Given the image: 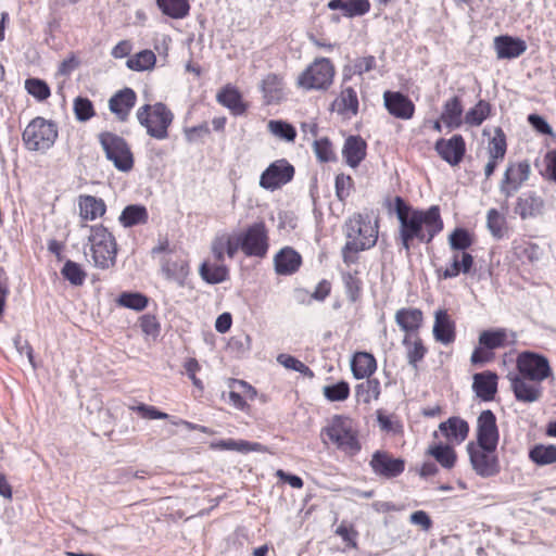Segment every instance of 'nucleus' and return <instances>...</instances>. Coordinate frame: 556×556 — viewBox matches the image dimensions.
Segmentation results:
<instances>
[{
  "instance_id": "5",
  "label": "nucleus",
  "mask_w": 556,
  "mask_h": 556,
  "mask_svg": "<svg viewBox=\"0 0 556 556\" xmlns=\"http://www.w3.org/2000/svg\"><path fill=\"white\" fill-rule=\"evenodd\" d=\"M336 73L332 60L318 56L296 76L295 86L304 92H326L332 87Z\"/></svg>"
},
{
  "instance_id": "32",
  "label": "nucleus",
  "mask_w": 556,
  "mask_h": 556,
  "mask_svg": "<svg viewBox=\"0 0 556 556\" xmlns=\"http://www.w3.org/2000/svg\"><path fill=\"white\" fill-rule=\"evenodd\" d=\"M544 207L543 198L533 191H529L517 198L515 213L521 219L535 218L543 214Z\"/></svg>"
},
{
  "instance_id": "34",
  "label": "nucleus",
  "mask_w": 556,
  "mask_h": 556,
  "mask_svg": "<svg viewBox=\"0 0 556 556\" xmlns=\"http://www.w3.org/2000/svg\"><path fill=\"white\" fill-rule=\"evenodd\" d=\"M367 155V142L358 135L349 136L342 148V156L345 163L356 168Z\"/></svg>"
},
{
  "instance_id": "36",
  "label": "nucleus",
  "mask_w": 556,
  "mask_h": 556,
  "mask_svg": "<svg viewBox=\"0 0 556 556\" xmlns=\"http://www.w3.org/2000/svg\"><path fill=\"white\" fill-rule=\"evenodd\" d=\"M455 445L446 442H432L425 451V455L432 457L442 468L451 470L457 463Z\"/></svg>"
},
{
  "instance_id": "37",
  "label": "nucleus",
  "mask_w": 556,
  "mask_h": 556,
  "mask_svg": "<svg viewBox=\"0 0 556 556\" xmlns=\"http://www.w3.org/2000/svg\"><path fill=\"white\" fill-rule=\"evenodd\" d=\"M395 323L405 336L419 334V329L424 324V313L416 307H403L395 313Z\"/></svg>"
},
{
  "instance_id": "6",
  "label": "nucleus",
  "mask_w": 556,
  "mask_h": 556,
  "mask_svg": "<svg viewBox=\"0 0 556 556\" xmlns=\"http://www.w3.org/2000/svg\"><path fill=\"white\" fill-rule=\"evenodd\" d=\"M88 244L93 265L109 269L116 263L117 242L113 233L102 224L89 226Z\"/></svg>"
},
{
  "instance_id": "50",
  "label": "nucleus",
  "mask_w": 556,
  "mask_h": 556,
  "mask_svg": "<svg viewBox=\"0 0 556 556\" xmlns=\"http://www.w3.org/2000/svg\"><path fill=\"white\" fill-rule=\"evenodd\" d=\"M156 4L164 15L175 20L186 17L190 11L188 0H156Z\"/></svg>"
},
{
  "instance_id": "56",
  "label": "nucleus",
  "mask_w": 556,
  "mask_h": 556,
  "mask_svg": "<svg viewBox=\"0 0 556 556\" xmlns=\"http://www.w3.org/2000/svg\"><path fill=\"white\" fill-rule=\"evenodd\" d=\"M61 274L63 278L70 281L73 286H81L87 277V274L83 267L78 263L71 260H67L64 263V266L61 269Z\"/></svg>"
},
{
  "instance_id": "47",
  "label": "nucleus",
  "mask_w": 556,
  "mask_h": 556,
  "mask_svg": "<svg viewBox=\"0 0 556 556\" xmlns=\"http://www.w3.org/2000/svg\"><path fill=\"white\" fill-rule=\"evenodd\" d=\"M366 380L356 384L355 396L358 402L369 404L377 401L381 394V384L377 378H365Z\"/></svg>"
},
{
  "instance_id": "30",
  "label": "nucleus",
  "mask_w": 556,
  "mask_h": 556,
  "mask_svg": "<svg viewBox=\"0 0 556 556\" xmlns=\"http://www.w3.org/2000/svg\"><path fill=\"white\" fill-rule=\"evenodd\" d=\"M493 45L498 60L517 59L527 50V42L523 39L509 35L495 37Z\"/></svg>"
},
{
  "instance_id": "13",
  "label": "nucleus",
  "mask_w": 556,
  "mask_h": 556,
  "mask_svg": "<svg viewBox=\"0 0 556 556\" xmlns=\"http://www.w3.org/2000/svg\"><path fill=\"white\" fill-rule=\"evenodd\" d=\"M369 467L376 477L393 480L405 471L406 462L387 450H377L371 455Z\"/></svg>"
},
{
  "instance_id": "19",
  "label": "nucleus",
  "mask_w": 556,
  "mask_h": 556,
  "mask_svg": "<svg viewBox=\"0 0 556 556\" xmlns=\"http://www.w3.org/2000/svg\"><path fill=\"white\" fill-rule=\"evenodd\" d=\"M383 104L388 113L397 119H412L416 112L414 102L401 91H384Z\"/></svg>"
},
{
  "instance_id": "60",
  "label": "nucleus",
  "mask_w": 556,
  "mask_h": 556,
  "mask_svg": "<svg viewBox=\"0 0 556 556\" xmlns=\"http://www.w3.org/2000/svg\"><path fill=\"white\" fill-rule=\"evenodd\" d=\"M277 361L287 369L298 371L307 378L314 377V371L307 365H305L303 362H301L300 359L295 358L292 355L280 354L277 357Z\"/></svg>"
},
{
  "instance_id": "43",
  "label": "nucleus",
  "mask_w": 556,
  "mask_h": 556,
  "mask_svg": "<svg viewBox=\"0 0 556 556\" xmlns=\"http://www.w3.org/2000/svg\"><path fill=\"white\" fill-rule=\"evenodd\" d=\"M531 463L539 467L556 465V445L555 444H534L528 452Z\"/></svg>"
},
{
  "instance_id": "31",
  "label": "nucleus",
  "mask_w": 556,
  "mask_h": 556,
  "mask_svg": "<svg viewBox=\"0 0 556 556\" xmlns=\"http://www.w3.org/2000/svg\"><path fill=\"white\" fill-rule=\"evenodd\" d=\"M301 254L292 247L281 248L274 256L275 271L280 276L295 274L302 266Z\"/></svg>"
},
{
  "instance_id": "33",
  "label": "nucleus",
  "mask_w": 556,
  "mask_h": 556,
  "mask_svg": "<svg viewBox=\"0 0 556 556\" xmlns=\"http://www.w3.org/2000/svg\"><path fill=\"white\" fill-rule=\"evenodd\" d=\"M439 430L446 443L462 444L469 434V424L460 417L453 416L439 425Z\"/></svg>"
},
{
  "instance_id": "38",
  "label": "nucleus",
  "mask_w": 556,
  "mask_h": 556,
  "mask_svg": "<svg viewBox=\"0 0 556 556\" xmlns=\"http://www.w3.org/2000/svg\"><path fill=\"white\" fill-rule=\"evenodd\" d=\"M464 105L459 96L447 99L442 108L440 119L448 129H457L464 124Z\"/></svg>"
},
{
  "instance_id": "55",
  "label": "nucleus",
  "mask_w": 556,
  "mask_h": 556,
  "mask_svg": "<svg viewBox=\"0 0 556 556\" xmlns=\"http://www.w3.org/2000/svg\"><path fill=\"white\" fill-rule=\"evenodd\" d=\"M73 112L78 122L85 123L96 116V108L87 97L78 96L73 100Z\"/></svg>"
},
{
  "instance_id": "61",
  "label": "nucleus",
  "mask_w": 556,
  "mask_h": 556,
  "mask_svg": "<svg viewBox=\"0 0 556 556\" xmlns=\"http://www.w3.org/2000/svg\"><path fill=\"white\" fill-rule=\"evenodd\" d=\"M139 327L141 331L151 338L159 337L161 332V324L155 315L153 314H144L138 319Z\"/></svg>"
},
{
  "instance_id": "7",
  "label": "nucleus",
  "mask_w": 556,
  "mask_h": 556,
  "mask_svg": "<svg viewBox=\"0 0 556 556\" xmlns=\"http://www.w3.org/2000/svg\"><path fill=\"white\" fill-rule=\"evenodd\" d=\"M136 117L149 137L165 140L169 137V128L175 116L165 103L156 102L141 105L136 112Z\"/></svg>"
},
{
  "instance_id": "63",
  "label": "nucleus",
  "mask_w": 556,
  "mask_h": 556,
  "mask_svg": "<svg viewBox=\"0 0 556 556\" xmlns=\"http://www.w3.org/2000/svg\"><path fill=\"white\" fill-rule=\"evenodd\" d=\"M494 359L495 353L489 348H485V345H480L479 343L478 346L473 349L470 356V363L473 366H483L493 362Z\"/></svg>"
},
{
  "instance_id": "21",
  "label": "nucleus",
  "mask_w": 556,
  "mask_h": 556,
  "mask_svg": "<svg viewBox=\"0 0 556 556\" xmlns=\"http://www.w3.org/2000/svg\"><path fill=\"white\" fill-rule=\"evenodd\" d=\"M475 266V258L471 253L452 252L450 263L444 267L435 268L438 280L453 279L460 274L468 275Z\"/></svg>"
},
{
  "instance_id": "41",
  "label": "nucleus",
  "mask_w": 556,
  "mask_h": 556,
  "mask_svg": "<svg viewBox=\"0 0 556 556\" xmlns=\"http://www.w3.org/2000/svg\"><path fill=\"white\" fill-rule=\"evenodd\" d=\"M402 343L406 351V359L408 364L414 369H418L419 363L428 353V349L424 344L421 337L419 334L404 336Z\"/></svg>"
},
{
  "instance_id": "42",
  "label": "nucleus",
  "mask_w": 556,
  "mask_h": 556,
  "mask_svg": "<svg viewBox=\"0 0 556 556\" xmlns=\"http://www.w3.org/2000/svg\"><path fill=\"white\" fill-rule=\"evenodd\" d=\"M330 10H341L345 17L352 18L363 16L370 11L369 0H330L328 2Z\"/></svg>"
},
{
  "instance_id": "15",
  "label": "nucleus",
  "mask_w": 556,
  "mask_h": 556,
  "mask_svg": "<svg viewBox=\"0 0 556 556\" xmlns=\"http://www.w3.org/2000/svg\"><path fill=\"white\" fill-rule=\"evenodd\" d=\"M161 270L167 280L176 282L179 287L186 285L190 274V265L186 253L172 251L161 257Z\"/></svg>"
},
{
  "instance_id": "45",
  "label": "nucleus",
  "mask_w": 556,
  "mask_h": 556,
  "mask_svg": "<svg viewBox=\"0 0 556 556\" xmlns=\"http://www.w3.org/2000/svg\"><path fill=\"white\" fill-rule=\"evenodd\" d=\"M149 213L146 206L140 204L127 205L121 213L118 220L125 228H130L137 225H144L148 223Z\"/></svg>"
},
{
  "instance_id": "58",
  "label": "nucleus",
  "mask_w": 556,
  "mask_h": 556,
  "mask_svg": "<svg viewBox=\"0 0 556 556\" xmlns=\"http://www.w3.org/2000/svg\"><path fill=\"white\" fill-rule=\"evenodd\" d=\"M267 128L274 136L286 141L292 142L296 138L295 128L285 121L271 119L268 122Z\"/></svg>"
},
{
  "instance_id": "3",
  "label": "nucleus",
  "mask_w": 556,
  "mask_h": 556,
  "mask_svg": "<svg viewBox=\"0 0 556 556\" xmlns=\"http://www.w3.org/2000/svg\"><path fill=\"white\" fill-rule=\"evenodd\" d=\"M378 222L368 215L354 214L345 223L346 241L341 250L343 263L350 267L359 262L361 252L374 248L378 240Z\"/></svg>"
},
{
  "instance_id": "59",
  "label": "nucleus",
  "mask_w": 556,
  "mask_h": 556,
  "mask_svg": "<svg viewBox=\"0 0 556 556\" xmlns=\"http://www.w3.org/2000/svg\"><path fill=\"white\" fill-rule=\"evenodd\" d=\"M25 89L27 92L33 96L38 101H45L47 100L50 94L51 90L48 84L39 78H28L25 80Z\"/></svg>"
},
{
  "instance_id": "52",
  "label": "nucleus",
  "mask_w": 556,
  "mask_h": 556,
  "mask_svg": "<svg viewBox=\"0 0 556 556\" xmlns=\"http://www.w3.org/2000/svg\"><path fill=\"white\" fill-rule=\"evenodd\" d=\"M149 301V298L143 293L124 291L116 299V304L121 307L142 312L148 307Z\"/></svg>"
},
{
  "instance_id": "16",
  "label": "nucleus",
  "mask_w": 556,
  "mask_h": 556,
  "mask_svg": "<svg viewBox=\"0 0 556 556\" xmlns=\"http://www.w3.org/2000/svg\"><path fill=\"white\" fill-rule=\"evenodd\" d=\"M295 169L286 159H280L271 164L262 173L260 186L266 190H276L287 185L293 179Z\"/></svg>"
},
{
  "instance_id": "35",
  "label": "nucleus",
  "mask_w": 556,
  "mask_h": 556,
  "mask_svg": "<svg viewBox=\"0 0 556 556\" xmlns=\"http://www.w3.org/2000/svg\"><path fill=\"white\" fill-rule=\"evenodd\" d=\"M217 102L227 108L232 115H243L248 110L239 89L231 84L225 85L216 94Z\"/></svg>"
},
{
  "instance_id": "8",
  "label": "nucleus",
  "mask_w": 556,
  "mask_h": 556,
  "mask_svg": "<svg viewBox=\"0 0 556 556\" xmlns=\"http://www.w3.org/2000/svg\"><path fill=\"white\" fill-rule=\"evenodd\" d=\"M98 141L105 157L117 170L127 173L134 168V153L124 137L112 131H102L98 135Z\"/></svg>"
},
{
  "instance_id": "44",
  "label": "nucleus",
  "mask_w": 556,
  "mask_h": 556,
  "mask_svg": "<svg viewBox=\"0 0 556 556\" xmlns=\"http://www.w3.org/2000/svg\"><path fill=\"white\" fill-rule=\"evenodd\" d=\"M324 397L330 402H345L351 395V387L346 380L334 381L333 378H327V383L323 387Z\"/></svg>"
},
{
  "instance_id": "54",
  "label": "nucleus",
  "mask_w": 556,
  "mask_h": 556,
  "mask_svg": "<svg viewBox=\"0 0 556 556\" xmlns=\"http://www.w3.org/2000/svg\"><path fill=\"white\" fill-rule=\"evenodd\" d=\"M486 227L494 238L502 239L507 231L505 215L496 208H490L486 213Z\"/></svg>"
},
{
  "instance_id": "22",
  "label": "nucleus",
  "mask_w": 556,
  "mask_h": 556,
  "mask_svg": "<svg viewBox=\"0 0 556 556\" xmlns=\"http://www.w3.org/2000/svg\"><path fill=\"white\" fill-rule=\"evenodd\" d=\"M476 444L498 445L500 431L496 422V416L491 409L480 413L477 418Z\"/></svg>"
},
{
  "instance_id": "11",
  "label": "nucleus",
  "mask_w": 556,
  "mask_h": 556,
  "mask_svg": "<svg viewBox=\"0 0 556 556\" xmlns=\"http://www.w3.org/2000/svg\"><path fill=\"white\" fill-rule=\"evenodd\" d=\"M497 446L483 445L470 442L467 445L470 464L475 472L482 478L496 476L500 470V460L496 454Z\"/></svg>"
},
{
  "instance_id": "48",
  "label": "nucleus",
  "mask_w": 556,
  "mask_h": 556,
  "mask_svg": "<svg viewBox=\"0 0 556 556\" xmlns=\"http://www.w3.org/2000/svg\"><path fill=\"white\" fill-rule=\"evenodd\" d=\"M492 114V105L489 101L480 99L472 108H470L465 116L464 123L470 127L480 126Z\"/></svg>"
},
{
  "instance_id": "27",
  "label": "nucleus",
  "mask_w": 556,
  "mask_h": 556,
  "mask_svg": "<svg viewBox=\"0 0 556 556\" xmlns=\"http://www.w3.org/2000/svg\"><path fill=\"white\" fill-rule=\"evenodd\" d=\"M472 391L483 402H492L498 391V375L484 370L472 376Z\"/></svg>"
},
{
  "instance_id": "46",
  "label": "nucleus",
  "mask_w": 556,
  "mask_h": 556,
  "mask_svg": "<svg viewBox=\"0 0 556 556\" xmlns=\"http://www.w3.org/2000/svg\"><path fill=\"white\" fill-rule=\"evenodd\" d=\"M448 247L452 252L469 253L468 249L475 242V236L463 227L455 228L447 237Z\"/></svg>"
},
{
  "instance_id": "10",
  "label": "nucleus",
  "mask_w": 556,
  "mask_h": 556,
  "mask_svg": "<svg viewBox=\"0 0 556 556\" xmlns=\"http://www.w3.org/2000/svg\"><path fill=\"white\" fill-rule=\"evenodd\" d=\"M222 236L216 235L211 242V257L205 260L199 268L201 278L210 283L217 285L229 279V268L225 263V256H228V249L220 248Z\"/></svg>"
},
{
  "instance_id": "53",
  "label": "nucleus",
  "mask_w": 556,
  "mask_h": 556,
  "mask_svg": "<svg viewBox=\"0 0 556 556\" xmlns=\"http://www.w3.org/2000/svg\"><path fill=\"white\" fill-rule=\"evenodd\" d=\"M377 66V61L374 55H365L355 58L350 65L344 67L343 74H348V80L353 76H362L365 73L371 72Z\"/></svg>"
},
{
  "instance_id": "62",
  "label": "nucleus",
  "mask_w": 556,
  "mask_h": 556,
  "mask_svg": "<svg viewBox=\"0 0 556 556\" xmlns=\"http://www.w3.org/2000/svg\"><path fill=\"white\" fill-rule=\"evenodd\" d=\"M336 194L340 201H345L354 189V180L350 175L339 174L336 177Z\"/></svg>"
},
{
  "instance_id": "4",
  "label": "nucleus",
  "mask_w": 556,
  "mask_h": 556,
  "mask_svg": "<svg viewBox=\"0 0 556 556\" xmlns=\"http://www.w3.org/2000/svg\"><path fill=\"white\" fill-rule=\"evenodd\" d=\"M222 241L220 248L224 245L228 249V257L233 258L239 250L247 257L265 258L270 247L269 230L265 222L260 220L249 225L238 235L228 232L219 233Z\"/></svg>"
},
{
  "instance_id": "49",
  "label": "nucleus",
  "mask_w": 556,
  "mask_h": 556,
  "mask_svg": "<svg viewBox=\"0 0 556 556\" xmlns=\"http://www.w3.org/2000/svg\"><path fill=\"white\" fill-rule=\"evenodd\" d=\"M341 277L348 299L352 303L359 301L363 294V280L361 278V271L357 269L352 271H343Z\"/></svg>"
},
{
  "instance_id": "20",
  "label": "nucleus",
  "mask_w": 556,
  "mask_h": 556,
  "mask_svg": "<svg viewBox=\"0 0 556 556\" xmlns=\"http://www.w3.org/2000/svg\"><path fill=\"white\" fill-rule=\"evenodd\" d=\"M77 206L81 227H87V223L102 218L108 211L105 201L91 194H79Z\"/></svg>"
},
{
  "instance_id": "18",
  "label": "nucleus",
  "mask_w": 556,
  "mask_h": 556,
  "mask_svg": "<svg viewBox=\"0 0 556 556\" xmlns=\"http://www.w3.org/2000/svg\"><path fill=\"white\" fill-rule=\"evenodd\" d=\"M434 150L447 164L457 166L466 154V141L459 134L453 135L448 139L440 138L434 144Z\"/></svg>"
},
{
  "instance_id": "57",
  "label": "nucleus",
  "mask_w": 556,
  "mask_h": 556,
  "mask_svg": "<svg viewBox=\"0 0 556 556\" xmlns=\"http://www.w3.org/2000/svg\"><path fill=\"white\" fill-rule=\"evenodd\" d=\"M211 446L213 448H218V450L239 451V452H245V453L261 450L260 443H252V442L244 441V440L236 441L233 439L222 440L219 442L212 443Z\"/></svg>"
},
{
  "instance_id": "28",
  "label": "nucleus",
  "mask_w": 556,
  "mask_h": 556,
  "mask_svg": "<svg viewBox=\"0 0 556 556\" xmlns=\"http://www.w3.org/2000/svg\"><path fill=\"white\" fill-rule=\"evenodd\" d=\"M433 338L443 345H450L456 340V323L447 309L440 308L434 313Z\"/></svg>"
},
{
  "instance_id": "25",
  "label": "nucleus",
  "mask_w": 556,
  "mask_h": 556,
  "mask_svg": "<svg viewBox=\"0 0 556 556\" xmlns=\"http://www.w3.org/2000/svg\"><path fill=\"white\" fill-rule=\"evenodd\" d=\"M136 103L137 93L134 89L125 87L116 91L109 99V110L119 122L124 123L129 118L130 112Z\"/></svg>"
},
{
  "instance_id": "40",
  "label": "nucleus",
  "mask_w": 556,
  "mask_h": 556,
  "mask_svg": "<svg viewBox=\"0 0 556 556\" xmlns=\"http://www.w3.org/2000/svg\"><path fill=\"white\" fill-rule=\"evenodd\" d=\"M266 103H278L283 98V77L276 73L267 74L261 83Z\"/></svg>"
},
{
  "instance_id": "2",
  "label": "nucleus",
  "mask_w": 556,
  "mask_h": 556,
  "mask_svg": "<svg viewBox=\"0 0 556 556\" xmlns=\"http://www.w3.org/2000/svg\"><path fill=\"white\" fill-rule=\"evenodd\" d=\"M324 445L332 446L349 458L357 456L363 442L358 422L349 415H333L320 430Z\"/></svg>"
},
{
  "instance_id": "9",
  "label": "nucleus",
  "mask_w": 556,
  "mask_h": 556,
  "mask_svg": "<svg viewBox=\"0 0 556 556\" xmlns=\"http://www.w3.org/2000/svg\"><path fill=\"white\" fill-rule=\"evenodd\" d=\"M56 138L55 124L40 116L31 119L22 134L23 142L30 151H46L54 144Z\"/></svg>"
},
{
  "instance_id": "39",
  "label": "nucleus",
  "mask_w": 556,
  "mask_h": 556,
  "mask_svg": "<svg viewBox=\"0 0 556 556\" xmlns=\"http://www.w3.org/2000/svg\"><path fill=\"white\" fill-rule=\"evenodd\" d=\"M351 370L357 380L369 378L377 370V361L371 353L355 352L351 359Z\"/></svg>"
},
{
  "instance_id": "51",
  "label": "nucleus",
  "mask_w": 556,
  "mask_h": 556,
  "mask_svg": "<svg viewBox=\"0 0 556 556\" xmlns=\"http://www.w3.org/2000/svg\"><path fill=\"white\" fill-rule=\"evenodd\" d=\"M155 63V53L150 49H146L130 56L127 60L126 65L131 71L143 72L154 68Z\"/></svg>"
},
{
  "instance_id": "24",
  "label": "nucleus",
  "mask_w": 556,
  "mask_h": 556,
  "mask_svg": "<svg viewBox=\"0 0 556 556\" xmlns=\"http://www.w3.org/2000/svg\"><path fill=\"white\" fill-rule=\"evenodd\" d=\"M229 402L238 410L249 413L251 405L248 400L254 401L257 396V390L244 380L231 378L228 381Z\"/></svg>"
},
{
  "instance_id": "29",
  "label": "nucleus",
  "mask_w": 556,
  "mask_h": 556,
  "mask_svg": "<svg viewBox=\"0 0 556 556\" xmlns=\"http://www.w3.org/2000/svg\"><path fill=\"white\" fill-rule=\"evenodd\" d=\"M510 387L517 401L533 403L542 396L540 381H532L519 375L509 376Z\"/></svg>"
},
{
  "instance_id": "1",
  "label": "nucleus",
  "mask_w": 556,
  "mask_h": 556,
  "mask_svg": "<svg viewBox=\"0 0 556 556\" xmlns=\"http://www.w3.org/2000/svg\"><path fill=\"white\" fill-rule=\"evenodd\" d=\"M388 208L393 210L399 220L395 241L406 254L420 244H430L443 230L444 222L439 205L427 208L414 207L396 195Z\"/></svg>"
},
{
  "instance_id": "26",
  "label": "nucleus",
  "mask_w": 556,
  "mask_h": 556,
  "mask_svg": "<svg viewBox=\"0 0 556 556\" xmlns=\"http://www.w3.org/2000/svg\"><path fill=\"white\" fill-rule=\"evenodd\" d=\"M517 342V333L507 328H490L482 330L478 337V343L485 345L494 352L497 349H505Z\"/></svg>"
},
{
  "instance_id": "12",
  "label": "nucleus",
  "mask_w": 556,
  "mask_h": 556,
  "mask_svg": "<svg viewBox=\"0 0 556 556\" xmlns=\"http://www.w3.org/2000/svg\"><path fill=\"white\" fill-rule=\"evenodd\" d=\"M516 368L519 376L532 381L543 382L553 376V370L547 357L542 354L525 351L518 354Z\"/></svg>"
},
{
  "instance_id": "64",
  "label": "nucleus",
  "mask_w": 556,
  "mask_h": 556,
  "mask_svg": "<svg viewBox=\"0 0 556 556\" xmlns=\"http://www.w3.org/2000/svg\"><path fill=\"white\" fill-rule=\"evenodd\" d=\"M544 170L542 176L556 184V149L548 150L543 157Z\"/></svg>"
},
{
  "instance_id": "17",
  "label": "nucleus",
  "mask_w": 556,
  "mask_h": 556,
  "mask_svg": "<svg viewBox=\"0 0 556 556\" xmlns=\"http://www.w3.org/2000/svg\"><path fill=\"white\" fill-rule=\"evenodd\" d=\"M348 74H343L340 91L331 102L330 110L343 118L350 119L358 114L359 100L354 87L346 85Z\"/></svg>"
},
{
  "instance_id": "23",
  "label": "nucleus",
  "mask_w": 556,
  "mask_h": 556,
  "mask_svg": "<svg viewBox=\"0 0 556 556\" xmlns=\"http://www.w3.org/2000/svg\"><path fill=\"white\" fill-rule=\"evenodd\" d=\"M486 152L489 161L484 167V175L489 179L494 174L498 164L505 159L507 152L506 135L501 127L494 129V135L489 140Z\"/></svg>"
},
{
  "instance_id": "14",
  "label": "nucleus",
  "mask_w": 556,
  "mask_h": 556,
  "mask_svg": "<svg viewBox=\"0 0 556 556\" xmlns=\"http://www.w3.org/2000/svg\"><path fill=\"white\" fill-rule=\"evenodd\" d=\"M531 165L528 160L509 162L503 179L500 184V191L505 198L513 197L530 178Z\"/></svg>"
}]
</instances>
